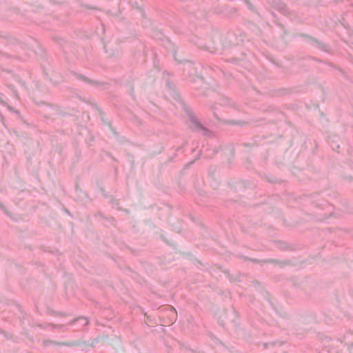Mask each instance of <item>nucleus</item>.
Here are the masks:
<instances>
[{
    "label": "nucleus",
    "instance_id": "nucleus-2",
    "mask_svg": "<svg viewBox=\"0 0 353 353\" xmlns=\"http://www.w3.org/2000/svg\"><path fill=\"white\" fill-rule=\"evenodd\" d=\"M79 321H81V323L83 325H88V321L87 319L85 318H80L78 319Z\"/></svg>",
    "mask_w": 353,
    "mask_h": 353
},
{
    "label": "nucleus",
    "instance_id": "nucleus-1",
    "mask_svg": "<svg viewBox=\"0 0 353 353\" xmlns=\"http://www.w3.org/2000/svg\"><path fill=\"white\" fill-rule=\"evenodd\" d=\"M161 312H162V318H168V319H164L163 321L165 324H172L176 319V311L171 305H166L165 307L161 310Z\"/></svg>",
    "mask_w": 353,
    "mask_h": 353
}]
</instances>
